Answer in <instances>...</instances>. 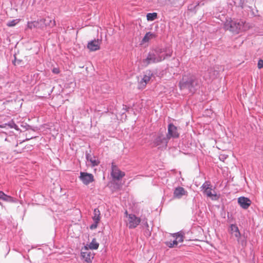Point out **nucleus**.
I'll list each match as a JSON object with an SVG mask.
<instances>
[{
    "label": "nucleus",
    "instance_id": "nucleus-31",
    "mask_svg": "<svg viewBox=\"0 0 263 263\" xmlns=\"http://www.w3.org/2000/svg\"><path fill=\"white\" fill-rule=\"evenodd\" d=\"M98 223H96V222H94V223L90 226V228L91 229H95L97 228L98 227Z\"/></svg>",
    "mask_w": 263,
    "mask_h": 263
},
{
    "label": "nucleus",
    "instance_id": "nucleus-19",
    "mask_svg": "<svg viewBox=\"0 0 263 263\" xmlns=\"http://www.w3.org/2000/svg\"><path fill=\"white\" fill-rule=\"evenodd\" d=\"M100 212L99 210L96 208L93 210V216H92V219L93 222L96 223H99L100 221Z\"/></svg>",
    "mask_w": 263,
    "mask_h": 263
},
{
    "label": "nucleus",
    "instance_id": "nucleus-24",
    "mask_svg": "<svg viewBox=\"0 0 263 263\" xmlns=\"http://www.w3.org/2000/svg\"><path fill=\"white\" fill-rule=\"evenodd\" d=\"M99 246V243H98L96 241V240L95 238H93L91 242L89 243V248L91 250H96V249H97L98 248Z\"/></svg>",
    "mask_w": 263,
    "mask_h": 263
},
{
    "label": "nucleus",
    "instance_id": "nucleus-12",
    "mask_svg": "<svg viewBox=\"0 0 263 263\" xmlns=\"http://www.w3.org/2000/svg\"><path fill=\"white\" fill-rule=\"evenodd\" d=\"M187 191L183 187L178 186L175 189L173 195L174 198L180 199L183 196L187 195Z\"/></svg>",
    "mask_w": 263,
    "mask_h": 263
},
{
    "label": "nucleus",
    "instance_id": "nucleus-9",
    "mask_svg": "<svg viewBox=\"0 0 263 263\" xmlns=\"http://www.w3.org/2000/svg\"><path fill=\"white\" fill-rule=\"evenodd\" d=\"M166 137L168 140L171 138H177L179 137L178 128L173 123L168 125Z\"/></svg>",
    "mask_w": 263,
    "mask_h": 263
},
{
    "label": "nucleus",
    "instance_id": "nucleus-36",
    "mask_svg": "<svg viewBox=\"0 0 263 263\" xmlns=\"http://www.w3.org/2000/svg\"><path fill=\"white\" fill-rule=\"evenodd\" d=\"M15 62H16V61H15V60L13 61V64H14V65H15Z\"/></svg>",
    "mask_w": 263,
    "mask_h": 263
},
{
    "label": "nucleus",
    "instance_id": "nucleus-8",
    "mask_svg": "<svg viewBox=\"0 0 263 263\" xmlns=\"http://www.w3.org/2000/svg\"><path fill=\"white\" fill-rule=\"evenodd\" d=\"M46 19H40L36 21H30L27 23V27L30 29L33 28L43 29L47 24L45 23Z\"/></svg>",
    "mask_w": 263,
    "mask_h": 263
},
{
    "label": "nucleus",
    "instance_id": "nucleus-23",
    "mask_svg": "<svg viewBox=\"0 0 263 263\" xmlns=\"http://www.w3.org/2000/svg\"><path fill=\"white\" fill-rule=\"evenodd\" d=\"M157 18V13L156 12L148 13L146 15V18L148 21H153Z\"/></svg>",
    "mask_w": 263,
    "mask_h": 263
},
{
    "label": "nucleus",
    "instance_id": "nucleus-33",
    "mask_svg": "<svg viewBox=\"0 0 263 263\" xmlns=\"http://www.w3.org/2000/svg\"><path fill=\"white\" fill-rule=\"evenodd\" d=\"M172 242L175 247L177 246L178 242L176 239H174L173 240H172Z\"/></svg>",
    "mask_w": 263,
    "mask_h": 263
},
{
    "label": "nucleus",
    "instance_id": "nucleus-30",
    "mask_svg": "<svg viewBox=\"0 0 263 263\" xmlns=\"http://www.w3.org/2000/svg\"><path fill=\"white\" fill-rule=\"evenodd\" d=\"M257 66L258 68L261 69L263 68V60L260 59L258 61Z\"/></svg>",
    "mask_w": 263,
    "mask_h": 263
},
{
    "label": "nucleus",
    "instance_id": "nucleus-34",
    "mask_svg": "<svg viewBox=\"0 0 263 263\" xmlns=\"http://www.w3.org/2000/svg\"><path fill=\"white\" fill-rule=\"evenodd\" d=\"M5 195V194L3 191H0V199L2 200Z\"/></svg>",
    "mask_w": 263,
    "mask_h": 263
},
{
    "label": "nucleus",
    "instance_id": "nucleus-13",
    "mask_svg": "<svg viewBox=\"0 0 263 263\" xmlns=\"http://www.w3.org/2000/svg\"><path fill=\"white\" fill-rule=\"evenodd\" d=\"M101 41L99 40H92L88 42L87 48L92 51L98 50L100 49Z\"/></svg>",
    "mask_w": 263,
    "mask_h": 263
},
{
    "label": "nucleus",
    "instance_id": "nucleus-10",
    "mask_svg": "<svg viewBox=\"0 0 263 263\" xmlns=\"http://www.w3.org/2000/svg\"><path fill=\"white\" fill-rule=\"evenodd\" d=\"M111 175L114 179L119 180L125 176V173L121 171L117 166L112 163Z\"/></svg>",
    "mask_w": 263,
    "mask_h": 263
},
{
    "label": "nucleus",
    "instance_id": "nucleus-2",
    "mask_svg": "<svg viewBox=\"0 0 263 263\" xmlns=\"http://www.w3.org/2000/svg\"><path fill=\"white\" fill-rule=\"evenodd\" d=\"M200 83L201 80L196 74L189 73L183 75L179 86L181 90L186 89L191 92H194L199 88Z\"/></svg>",
    "mask_w": 263,
    "mask_h": 263
},
{
    "label": "nucleus",
    "instance_id": "nucleus-11",
    "mask_svg": "<svg viewBox=\"0 0 263 263\" xmlns=\"http://www.w3.org/2000/svg\"><path fill=\"white\" fill-rule=\"evenodd\" d=\"M80 179L85 185L89 184L94 180L93 176L91 174L85 172L80 173Z\"/></svg>",
    "mask_w": 263,
    "mask_h": 263
},
{
    "label": "nucleus",
    "instance_id": "nucleus-35",
    "mask_svg": "<svg viewBox=\"0 0 263 263\" xmlns=\"http://www.w3.org/2000/svg\"><path fill=\"white\" fill-rule=\"evenodd\" d=\"M26 126H27V128H26L27 129H28L31 127V126L29 125H27Z\"/></svg>",
    "mask_w": 263,
    "mask_h": 263
},
{
    "label": "nucleus",
    "instance_id": "nucleus-6",
    "mask_svg": "<svg viewBox=\"0 0 263 263\" xmlns=\"http://www.w3.org/2000/svg\"><path fill=\"white\" fill-rule=\"evenodd\" d=\"M202 191L204 194L206 195L208 197L212 200H216L218 199V197L215 191L212 189V186L209 181H205L201 186Z\"/></svg>",
    "mask_w": 263,
    "mask_h": 263
},
{
    "label": "nucleus",
    "instance_id": "nucleus-21",
    "mask_svg": "<svg viewBox=\"0 0 263 263\" xmlns=\"http://www.w3.org/2000/svg\"><path fill=\"white\" fill-rule=\"evenodd\" d=\"M86 158L87 160L89 161L93 166H97L99 163V161L98 159H97L95 157H92L91 156H86Z\"/></svg>",
    "mask_w": 263,
    "mask_h": 263
},
{
    "label": "nucleus",
    "instance_id": "nucleus-14",
    "mask_svg": "<svg viewBox=\"0 0 263 263\" xmlns=\"http://www.w3.org/2000/svg\"><path fill=\"white\" fill-rule=\"evenodd\" d=\"M238 202L243 209H247L251 203V200L245 197H240L238 199Z\"/></svg>",
    "mask_w": 263,
    "mask_h": 263
},
{
    "label": "nucleus",
    "instance_id": "nucleus-26",
    "mask_svg": "<svg viewBox=\"0 0 263 263\" xmlns=\"http://www.w3.org/2000/svg\"><path fill=\"white\" fill-rule=\"evenodd\" d=\"M81 255H82V256L84 258H85V260L86 262H89L91 261L90 253L87 254L86 253L82 252V253H81Z\"/></svg>",
    "mask_w": 263,
    "mask_h": 263
},
{
    "label": "nucleus",
    "instance_id": "nucleus-7",
    "mask_svg": "<svg viewBox=\"0 0 263 263\" xmlns=\"http://www.w3.org/2000/svg\"><path fill=\"white\" fill-rule=\"evenodd\" d=\"M168 140L166 136L165 137L164 135L160 134L154 139L153 144L155 146L166 147Z\"/></svg>",
    "mask_w": 263,
    "mask_h": 263
},
{
    "label": "nucleus",
    "instance_id": "nucleus-29",
    "mask_svg": "<svg viewBox=\"0 0 263 263\" xmlns=\"http://www.w3.org/2000/svg\"><path fill=\"white\" fill-rule=\"evenodd\" d=\"M165 244L166 245V246H167L168 247H169L170 248L175 247L174 245L172 244V240L167 241L165 242Z\"/></svg>",
    "mask_w": 263,
    "mask_h": 263
},
{
    "label": "nucleus",
    "instance_id": "nucleus-27",
    "mask_svg": "<svg viewBox=\"0 0 263 263\" xmlns=\"http://www.w3.org/2000/svg\"><path fill=\"white\" fill-rule=\"evenodd\" d=\"M18 22V21L17 20H13L8 22L7 24V25L9 27L14 26Z\"/></svg>",
    "mask_w": 263,
    "mask_h": 263
},
{
    "label": "nucleus",
    "instance_id": "nucleus-15",
    "mask_svg": "<svg viewBox=\"0 0 263 263\" xmlns=\"http://www.w3.org/2000/svg\"><path fill=\"white\" fill-rule=\"evenodd\" d=\"M151 79V75H144L139 83V88H143Z\"/></svg>",
    "mask_w": 263,
    "mask_h": 263
},
{
    "label": "nucleus",
    "instance_id": "nucleus-16",
    "mask_svg": "<svg viewBox=\"0 0 263 263\" xmlns=\"http://www.w3.org/2000/svg\"><path fill=\"white\" fill-rule=\"evenodd\" d=\"M7 125L8 126L11 128H14L16 130H19V128L18 126L15 123L13 119H12L8 123L1 124L0 127L5 128Z\"/></svg>",
    "mask_w": 263,
    "mask_h": 263
},
{
    "label": "nucleus",
    "instance_id": "nucleus-20",
    "mask_svg": "<svg viewBox=\"0 0 263 263\" xmlns=\"http://www.w3.org/2000/svg\"><path fill=\"white\" fill-rule=\"evenodd\" d=\"M172 236L177 240L178 243L183 241L184 235L181 232L173 234Z\"/></svg>",
    "mask_w": 263,
    "mask_h": 263
},
{
    "label": "nucleus",
    "instance_id": "nucleus-28",
    "mask_svg": "<svg viewBox=\"0 0 263 263\" xmlns=\"http://www.w3.org/2000/svg\"><path fill=\"white\" fill-rule=\"evenodd\" d=\"M228 156L226 154H220L219 155V158L220 161H222L223 162L224 161V160L228 158Z\"/></svg>",
    "mask_w": 263,
    "mask_h": 263
},
{
    "label": "nucleus",
    "instance_id": "nucleus-4",
    "mask_svg": "<svg viewBox=\"0 0 263 263\" xmlns=\"http://www.w3.org/2000/svg\"><path fill=\"white\" fill-rule=\"evenodd\" d=\"M124 215V221L129 229L136 228L140 223L141 217H137L132 213L129 214L127 211L125 212Z\"/></svg>",
    "mask_w": 263,
    "mask_h": 263
},
{
    "label": "nucleus",
    "instance_id": "nucleus-3",
    "mask_svg": "<svg viewBox=\"0 0 263 263\" xmlns=\"http://www.w3.org/2000/svg\"><path fill=\"white\" fill-rule=\"evenodd\" d=\"M245 22L240 20H231L227 21L224 25L226 30L235 33H238L240 31L245 30Z\"/></svg>",
    "mask_w": 263,
    "mask_h": 263
},
{
    "label": "nucleus",
    "instance_id": "nucleus-32",
    "mask_svg": "<svg viewBox=\"0 0 263 263\" xmlns=\"http://www.w3.org/2000/svg\"><path fill=\"white\" fill-rule=\"evenodd\" d=\"M52 72L54 73H55V74H58L60 72V71H59V69L58 68H54L53 69H52Z\"/></svg>",
    "mask_w": 263,
    "mask_h": 263
},
{
    "label": "nucleus",
    "instance_id": "nucleus-5",
    "mask_svg": "<svg viewBox=\"0 0 263 263\" xmlns=\"http://www.w3.org/2000/svg\"><path fill=\"white\" fill-rule=\"evenodd\" d=\"M229 233L234 236L237 239V241L242 247L247 245V239L245 236L241 235L238 227L236 224H231L229 229Z\"/></svg>",
    "mask_w": 263,
    "mask_h": 263
},
{
    "label": "nucleus",
    "instance_id": "nucleus-1",
    "mask_svg": "<svg viewBox=\"0 0 263 263\" xmlns=\"http://www.w3.org/2000/svg\"><path fill=\"white\" fill-rule=\"evenodd\" d=\"M173 50L169 47L158 46L153 48L147 54V57L143 59L142 63L145 66L152 63H157L170 58L172 55Z\"/></svg>",
    "mask_w": 263,
    "mask_h": 263
},
{
    "label": "nucleus",
    "instance_id": "nucleus-22",
    "mask_svg": "<svg viewBox=\"0 0 263 263\" xmlns=\"http://www.w3.org/2000/svg\"><path fill=\"white\" fill-rule=\"evenodd\" d=\"M2 200L4 201L11 203H16L17 201L16 199L6 194H5Z\"/></svg>",
    "mask_w": 263,
    "mask_h": 263
},
{
    "label": "nucleus",
    "instance_id": "nucleus-17",
    "mask_svg": "<svg viewBox=\"0 0 263 263\" xmlns=\"http://www.w3.org/2000/svg\"><path fill=\"white\" fill-rule=\"evenodd\" d=\"M156 35L155 33L151 32H148L144 36L142 39V42L143 43L148 42L149 40L156 37Z\"/></svg>",
    "mask_w": 263,
    "mask_h": 263
},
{
    "label": "nucleus",
    "instance_id": "nucleus-18",
    "mask_svg": "<svg viewBox=\"0 0 263 263\" xmlns=\"http://www.w3.org/2000/svg\"><path fill=\"white\" fill-rule=\"evenodd\" d=\"M141 221L140 223H141V226L143 227L146 228L147 230V231L146 232V235L148 236H150L151 233V231L148 229L149 226H148V222H147V219L145 217H141Z\"/></svg>",
    "mask_w": 263,
    "mask_h": 263
},
{
    "label": "nucleus",
    "instance_id": "nucleus-25",
    "mask_svg": "<svg viewBox=\"0 0 263 263\" xmlns=\"http://www.w3.org/2000/svg\"><path fill=\"white\" fill-rule=\"evenodd\" d=\"M46 20L45 23L47 24L46 26H48L50 27H52L55 25V21L52 20L50 17H48L45 18Z\"/></svg>",
    "mask_w": 263,
    "mask_h": 263
}]
</instances>
